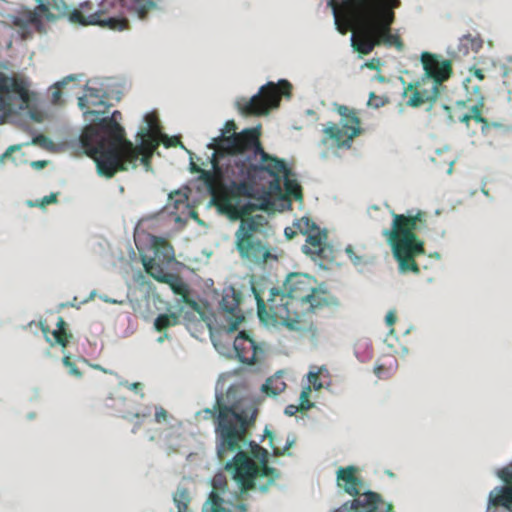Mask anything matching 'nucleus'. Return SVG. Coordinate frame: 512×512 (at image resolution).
Instances as JSON below:
<instances>
[{
	"instance_id": "nucleus-1",
	"label": "nucleus",
	"mask_w": 512,
	"mask_h": 512,
	"mask_svg": "<svg viewBox=\"0 0 512 512\" xmlns=\"http://www.w3.org/2000/svg\"><path fill=\"white\" fill-rule=\"evenodd\" d=\"M212 170H198L213 203L222 214L236 221L242 215L265 210L269 191L258 196L257 185L264 179L261 167L246 165L241 155L218 156L213 152Z\"/></svg>"
},
{
	"instance_id": "nucleus-2",
	"label": "nucleus",
	"mask_w": 512,
	"mask_h": 512,
	"mask_svg": "<svg viewBox=\"0 0 512 512\" xmlns=\"http://www.w3.org/2000/svg\"><path fill=\"white\" fill-rule=\"evenodd\" d=\"M254 293L262 322L295 331H313V316L338 305L337 298L321 288L316 278L304 273L289 274L282 289L269 290L266 301L255 290Z\"/></svg>"
},
{
	"instance_id": "nucleus-3",
	"label": "nucleus",
	"mask_w": 512,
	"mask_h": 512,
	"mask_svg": "<svg viewBox=\"0 0 512 512\" xmlns=\"http://www.w3.org/2000/svg\"><path fill=\"white\" fill-rule=\"evenodd\" d=\"M218 405L216 423L217 454L224 461L229 454L236 452L231 462L225 465L226 471L232 474L242 493L255 489L256 481L266 478L265 483H259L261 491H266L278 477L275 468L268 466V452L258 444H251L254 457L259 459L257 464L246 452L240 450V443L245 440L246 431L254 422V416L248 417L245 412L238 413L233 407Z\"/></svg>"
},
{
	"instance_id": "nucleus-4",
	"label": "nucleus",
	"mask_w": 512,
	"mask_h": 512,
	"mask_svg": "<svg viewBox=\"0 0 512 512\" xmlns=\"http://www.w3.org/2000/svg\"><path fill=\"white\" fill-rule=\"evenodd\" d=\"M260 133L257 129H244L242 132H236L234 121H227L220 136L213 138L209 145L216 155L227 156L241 155L246 165L261 167L262 172L269 173L275 177L286 170L284 160L272 156L265 152L260 142Z\"/></svg>"
},
{
	"instance_id": "nucleus-5",
	"label": "nucleus",
	"mask_w": 512,
	"mask_h": 512,
	"mask_svg": "<svg viewBox=\"0 0 512 512\" xmlns=\"http://www.w3.org/2000/svg\"><path fill=\"white\" fill-rule=\"evenodd\" d=\"M426 220L427 213L421 210L414 215L392 212L391 228L385 229L382 234L391 247L401 272L420 273L415 259L425 254V248L416 231L425 226Z\"/></svg>"
},
{
	"instance_id": "nucleus-6",
	"label": "nucleus",
	"mask_w": 512,
	"mask_h": 512,
	"mask_svg": "<svg viewBox=\"0 0 512 512\" xmlns=\"http://www.w3.org/2000/svg\"><path fill=\"white\" fill-rule=\"evenodd\" d=\"M140 143L133 145L130 140L124 138L116 148L108 152L104 160H100L97 167L99 175L112 178L119 171H127L135 168L140 159L145 165L150 163L154 151L160 145V135L148 132H138Z\"/></svg>"
},
{
	"instance_id": "nucleus-7",
	"label": "nucleus",
	"mask_w": 512,
	"mask_h": 512,
	"mask_svg": "<svg viewBox=\"0 0 512 512\" xmlns=\"http://www.w3.org/2000/svg\"><path fill=\"white\" fill-rule=\"evenodd\" d=\"M235 232V248L240 258L252 264H264L272 257L269 244L270 226L263 215H242Z\"/></svg>"
},
{
	"instance_id": "nucleus-8",
	"label": "nucleus",
	"mask_w": 512,
	"mask_h": 512,
	"mask_svg": "<svg viewBox=\"0 0 512 512\" xmlns=\"http://www.w3.org/2000/svg\"><path fill=\"white\" fill-rule=\"evenodd\" d=\"M119 119L121 112L116 110L110 117L101 118L96 124L87 126L80 137L85 153L95 161L97 167L99 161L104 160L108 152L125 138Z\"/></svg>"
},
{
	"instance_id": "nucleus-9",
	"label": "nucleus",
	"mask_w": 512,
	"mask_h": 512,
	"mask_svg": "<svg viewBox=\"0 0 512 512\" xmlns=\"http://www.w3.org/2000/svg\"><path fill=\"white\" fill-rule=\"evenodd\" d=\"M121 6L118 0H103L97 10L90 1L80 4L69 14V21L82 26L99 25L115 31L128 29L129 21L126 17H118L115 7Z\"/></svg>"
},
{
	"instance_id": "nucleus-10",
	"label": "nucleus",
	"mask_w": 512,
	"mask_h": 512,
	"mask_svg": "<svg viewBox=\"0 0 512 512\" xmlns=\"http://www.w3.org/2000/svg\"><path fill=\"white\" fill-rule=\"evenodd\" d=\"M30 102L28 83L23 78L0 72V124L18 111L27 109Z\"/></svg>"
},
{
	"instance_id": "nucleus-11",
	"label": "nucleus",
	"mask_w": 512,
	"mask_h": 512,
	"mask_svg": "<svg viewBox=\"0 0 512 512\" xmlns=\"http://www.w3.org/2000/svg\"><path fill=\"white\" fill-rule=\"evenodd\" d=\"M294 226L303 235H306V243L302 246V252L313 261L323 265L334 258L333 247L328 244V233L321 229L308 217L298 219Z\"/></svg>"
},
{
	"instance_id": "nucleus-12",
	"label": "nucleus",
	"mask_w": 512,
	"mask_h": 512,
	"mask_svg": "<svg viewBox=\"0 0 512 512\" xmlns=\"http://www.w3.org/2000/svg\"><path fill=\"white\" fill-rule=\"evenodd\" d=\"M36 1L38 5L34 10H25L13 19V24L22 31L24 37L29 27H34L38 32L43 31L42 17L49 21L65 17L69 19L71 11L63 0Z\"/></svg>"
},
{
	"instance_id": "nucleus-13",
	"label": "nucleus",
	"mask_w": 512,
	"mask_h": 512,
	"mask_svg": "<svg viewBox=\"0 0 512 512\" xmlns=\"http://www.w3.org/2000/svg\"><path fill=\"white\" fill-rule=\"evenodd\" d=\"M292 85L287 80L278 83L268 82L262 86L258 94L249 100L239 103L240 110L247 116H259L267 114L271 109L278 107L282 96H291Z\"/></svg>"
},
{
	"instance_id": "nucleus-14",
	"label": "nucleus",
	"mask_w": 512,
	"mask_h": 512,
	"mask_svg": "<svg viewBox=\"0 0 512 512\" xmlns=\"http://www.w3.org/2000/svg\"><path fill=\"white\" fill-rule=\"evenodd\" d=\"M337 113L340 115V124L328 122L325 129L324 142L329 139L334 142L338 148H350L355 137L361 134V122L354 109L345 105L336 107Z\"/></svg>"
},
{
	"instance_id": "nucleus-15",
	"label": "nucleus",
	"mask_w": 512,
	"mask_h": 512,
	"mask_svg": "<svg viewBox=\"0 0 512 512\" xmlns=\"http://www.w3.org/2000/svg\"><path fill=\"white\" fill-rule=\"evenodd\" d=\"M363 12L344 13L349 20L358 26V31L354 32L351 37L352 47L360 54H369L376 46L377 41L375 20L373 12H367L364 3L360 4Z\"/></svg>"
},
{
	"instance_id": "nucleus-16",
	"label": "nucleus",
	"mask_w": 512,
	"mask_h": 512,
	"mask_svg": "<svg viewBox=\"0 0 512 512\" xmlns=\"http://www.w3.org/2000/svg\"><path fill=\"white\" fill-rule=\"evenodd\" d=\"M401 5L400 0H381L378 2V9L373 11L375 20V32L379 45L395 46L402 50L404 44L399 35L391 32V26L395 21L394 9Z\"/></svg>"
},
{
	"instance_id": "nucleus-17",
	"label": "nucleus",
	"mask_w": 512,
	"mask_h": 512,
	"mask_svg": "<svg viewBox=\"0 0 512 512\" xmlns=\"http://www.w3.org/2000/svg\"><path fill=\"white\" fill-rule=\"evenodd\" d=\"M443 84L422 76L419 80L409 83L404 87L403 97L406 105L417 108L425 103H432L439 97Z\"/></svg>"
},
{
	"instance_id": "nucleus-18",
	"label": "nucleus",
	"mask_w": 512,
	"mask_h": 512,
	"mask_svg": "<svg viewBox=\"0 0 512 512\" xmlns=\"http://www.w3.org/2000/svg\"><path fill=\"white\" fill-rule=\"evenodd\" d=\"M421 63L424 70V76L431 78L436 83H444L453 74L452 61L443 59L440 55L430 52L421 54Z\"/></svg>"
},
{
	"instance_id": "nucleus-19",
	"label": "nucleus",
	"mask_w": 512,
	"mask_h": 512,
	"mask_svg": "<svg viewBox=\"0 0 512 512\" xmlns=\"http://www.w3.org/2000/svg\"><path fill=\"white\" fill-rule=\"evenodd\" d=\"M499 477L510 486L490 493L486 512H512V469H502Z\"/></svg>"
},
{
	"instance_id": "nucleus-20",
	"label": "nucleus",
	"mask_w": 512,
	"mask_h": 512,
	"mask_svg": "<svg viewBox=\"0 0 512 512\" xmlns=\"http://www.w3.org/2000/svg\"><path fill=\"white\" fill-rule=\"evenodd\" d=\"M234 350L240 362L245 364H254L260 360L264 351L256 342L245 332L241 331L235 338Z\"/></svg>"
},
{
	"instance_id": "nucleus-21",
	"label": "nucleus",
	"mask_w": 512,
	"mask_h": 512,
	"mask_svg": "<svg viewBox=\"0 0 512 512\" xmlns=\"http://www.w3.org/2000/svg\"><path fill=\"white\" fill-rule=\"evenodd\" d=\"M242 301L241 292L237 291L233 287H229L224 290L222 299L220 301V308L223 312L228 313L232 316L230 323V330H236L240 323L244 320V316L241 314L239 308Z\"/></svg>"
},
{
	"instance_id": "nucleus-22",
	"label": "nucleus",
	"mask_w": 512,
	"mask_h": 512,
	"mask_svg": "<svg viewBox=\"0 0 512 512\" xmlns=\"http://www.w3.org/2000/svg\"><path fill=\"white\" fill-rule=\"evenodd\" d=\"M153 248L154 256L143 262L147 273L150 267L165 269V266L175 259L173 246L165 239L154 237Z\"/></svg>"
},
{
	"instance_id": "nucleus-23",
	"label": "nucleus",
	"mask_w": 512,
	"mask_h": 512,
	"mask_svg": "<svg viewBox=\"0 0 512 512\" xmlns=\"http://www.w3.org/2000/svg\"><path fill=\"white\" fill-rule=\"evenodd\" d=\"M121 4L115 7L118 17H126V13H133L141 20L146 19L147 15L158 8L160 0H118Z\"/></svg>"
},
{
	"instance_id": "nucleus-24",
	"label": "nucleus",
	"mask_w": 512,
	"mask_h": 512,
	"mask_svg": "<svg viewBox=\"0 0 512 512\" xmlns=\"http://www.w3.org/2000/svg\"><path fill=\"white\" fill-rule=\"evenodd\" d=\"M148 274L158 282L167 284L174 294L185 297L189 294V286L177 274L166 272L159 267L148 268Z\"/></svg>"
},
{
	"instance_id": "nucleus-25",
	"label": "nucleus",
	"mask_w": 512,
	"mask_h": 512,
	"mask_svg": "<svg viewBox=\"0 0 512 512\" xmlns=\"http://www.w3.org/2000/svg\"><path fill=\"white\" fill-rule=\"evenodd\" d=\"M78 105L85 115L104 114L108 108L102 99L101 90L95 88H87L86 94L78 98Z\"/></svg>"
},
{
	"instance_id": "nucleus-26",
	"label": "nucleus",
	"mask_w": 512,
	"mask_h": 512,
	"mask_svg": "<svg viewBox=\"0 0 512 512\" xmlns=\"http://www.w3.org/2000/svg\"><path fill=\"white\" fill-rule=\"evenodd\" d=\"M380 501L381 497L379 494L366 492L351 501L350 506H348V503H345L335 512H374Z\"/></svg>"
},
{
	"instance_id": "nucleus-27",
	"label": "nucleus",
	"mask_w": 512,
	"mask_h": 512,
	"mask_svg": "<svg viewBox=\"0 0 512 512\" xmlns=\"http://www.w3.org/2000/svg\"><path fill=\"white\" fill-rule=\"evenodd\" d=\"M272 180L269 182V191L280 193L281 192V180L284 178V188L285 192L289 197L294 198L295 200L302 199V189L299 183L295 179H290V169L286 166L285 172L281 173L279 176L275 177L267 173Z\"/></svg>"
},
{
	"instance_id": "nucleus-28",
	"label": "nucleus",
	"mask_w": 512,
	"mask_h": 512,
	"mask_svg": "<svg viewBox=\"0 0 512 512\" xmlns=\"http://www.w3.org/2000/svg\"><path fill=\"white\" fill-rule=\"evenodd\" d=\"M357 469L353 466L340 468L337 472L338 481L345 483L344 490L351 496L359 495L362 486L361 480L356 476Z\"/></svg>"
},
{
	"instance_id": "nucleus-29",
	"label": "nucleus",
	"mask_w": 512,
	"mask_h": 512,
	"mask_svg": "<svg viewBox=\"0 0 512 512\" xmlns=\"http://www.w3.org/2000/svg\"><path fill=\"white\" fill-rule=\"evenodd\" d=\"M485 79L484 70L475 66L469 69V76L464 81V88L467 95H477L478 97L482 94L483 85L482 82Z\"/></svg>"
},
{
	"instance_id": "nucleus-30",
	"label": "nucleus",
	"mask_w": 512,
	"mask_h": 512,
	"mask_svg": "<svg viewBox=\"0 0 512 512\" xmlns=\"http://www.w3.org/2000/svg\"><path fill=\"white\" fill-rule=\"evenodd\" d=\"M467 103L475 102L474 105L469 107L468 117L470 120H475L477 123H483L485 125L488 124V121L486 118L482 116V111L484 107V97L483 94H480L478 97L477 95H468V98L466 100Z\"/></svg>"
},
{
	"instance_id": "nucleus-31",
	"label": "nucleus",
	"mask_w": 512,
	"mask_h": 512,
	"mask_svg": "<svg viewBox=\"0 0 512 512\" xmlns=\"http://www.w3.org/2000/svg\"><path fill=\"white\" fill-rule=\"evenodd\" d=\"M482 46L483 40L479 34H466L460 38L458 50L460 53L467 55L470 51L478 52Z\"/></svg>"
},
{
	"instance_id": "nucleus-32",
	"label": "nucleus",
	"mask_w": 512,
	"mask_h": 512,
	"mask_svg": "<svg viewBox=\"0 0 512 512\" xmlns=\"http://www.w3.org/2000/svg\"><path fill=\"white\" fill-rule=\"evenodd\" d=\"M378 2L381 0H346L342 3L343 13L363 12L362 3L365 5L367 12H373L378 9Z\"/></svg>"
},
{
	"instance_id": "nucleus-33",
	"label": "nucleus",
	"mask_w": 512,
	"mask_h": 512,
	"mask_svg": "<svg viewBox=\"0 0 512 512\" xmlns=\"http://www.w3.org/2000/svg\"><path fill=\"white\" fill-rule=\"evenodd\" d=\"M466 101H457L455 106H444V109L448 112V118L450 122L456 123L461 122L469 125L468 112L464 111L467 107Z\"/></svg>"
},
{
	"instance_id": "nucleus-34",
	"label": "nucleus",
	"mask_w": 512,
	"mask_h": 512,
	"mask_svg": "<svg viewBox=\"0 0 512 512\" xmlns=\"http://www.w3.org/2000/svg\"><path fill=\"white\" fill-rule=\"evenodd\" d=\"M180 323V316L176 313L160 314L154 321V328L157 332H165L168 328Z\"/></svg>"
},
{
	"instance_id": "nucleus-35",
	"label": "nucleus",
	"mask_w": 512,
	"mask_h": 512,
	"mask_svg": "<svg viewBox=\"0 0 512 512\" xmlns=\"http://www.w3.org/2000/svg\"><path fill=\"white\" fill-rule=\"evenodd\" d=\"M57 329L52 332L55 341L57 344L61 345L62 347H66L72 338V334L67 331V324L65 320L62 317H58L57 320Z\"/></svg>"
},
{
	"instance_id": "nucleus-36",
	"label": "nucleus",
	"mask_w": 512,
	"mask_h": 512,
	"mask_svg": "<svg viewBox=\"0 0 512 512\" xmlns=\"http://www.w3.org/2000/svg\"><path fill=\"white\" fill-rule=\"evenodd\" d=\"M286 388V383L281 377H271L266 380L262 386V391L267 395L276 396L283 392Z\"/></svg>"
},
{
	"instance_id": "nucleus-37",
	"label": "nucleus",
	"mask_w": 512,
	"mask_h": 512,
	"mask_svg": "<svg viewBox=\"0 0 512 512\" xmlns=\"http://www.w3.org/2000/svg\"><path fill=\"white\" fill-rule=\"evenodd\" d=\"M223 499L214 491L209 495L207 503L203 507V512H231L222 506Z\"/></svg>"
},
{
	"instance_id": "nucleus-38",
	"label": "nucleus",
	"mask_w": 512,
	"mask_h": 512,
	"mask_svg": "<svg viewBox=\"0 0 512 512\" xmlns=\"http://www.w3.org/2000/svg\"><path fill=\"white\" fill-rule=\"evenodd\" d=\"M173 500L177 506L178 512H187L190 496L186 488H178L174 494Z\"/></svg>"
},
{
	"instance_id": "nucleus-39",
	"label": "nucleus",
	"mask_w": 512,
	"mask_h": 512,
	"mask_svg": "<svg viewBox=\"0 0 512 512\" xmlns=\"http://www.w3.org/2000/svg\"><path fill=\"white\" fill-rule=\"evenodd\" d=\"M146 127L140 129L139 132H148L161 135V126L159 124L158 116L155 112H151L145 115Z\"/></svg>"
},
{
	"instance_id": "nucleus-40",
	"label": "nucleus",
	"mask_w": 512,
	"mask_h": 512,
	"mask_svg": "<svg viewBox=\"0 0 512 512\" xmlns=\"http://www.w3.org/2000/svg\"><path fill=\"white\" fill-rule=\"evenodd\" d=\"M329 372L325 367L318 368L317 371H310L308 373V381L311 388L313 387L315 390H320L324 384L321 382V376H328Z\"/></svg>"
},
{
	"instance_id": "nucleus-41",
	"label": "nucleus",
	"mask_w": 512,
	"mask_h": 512,
	"mask_svg": "<svg viewBox=\"0 0 512 512\" xmlns=\"http://www.w3.org/2000/svg\"><path fill=\"white\" fill-rule=\"evenodd\" d=\"M265 435L266 437L269 438L270 440V446L271 448L273 449V454L275 456H282L284 454L287 453V451L294 445L295 443V438L294 437H288L287 440H286V444L285 446L281 449L279 447H276L273 445V439H274V436H273V433L269 430H265Z\"/></svg>"
},
{
	"instance_id": "nucleus-42",
	"label": "nucleus",
	"mask_w": 512,
	"mask_h": 512,
	"mask_svg": "<svg viewBox=\"0 0 512 512\" xmlns=\"http://www.w3.org/2000/svg\"><path fill=\"white\" fill-rule=\"evenodd\" d=\"M311 394V386H306L302 389L300 394V408L301 410H307L312 407V403L309 400Z\"/></svg>"
},
{
	"instance_id": "nucleus-43",
	"label": "nucleus",
	"mask_w": 512,
	"mask_h": 512,
	"mask_svg": "<svg viewBox=\"0 0 512 512\" xmlns=\"http://www.w3.org/2000/svg\"><path fill=\"white\" fill-rule=\"evenodd\" d=\"M65 84H66V79H64L61 82H58L54 86V90L52 91V96H51V101H52L53 104L57 105V104L61 103V96H62L61 88Z\"/></svg>"
},
{
	"instance_id": "nucleus-44",
	"label": "nucleus",
	"mask_w": 512,
	"mask_h": 512,
	"mask_svg": "<svg viewBox=\"0 0 512 512\" xmlns=\"http://www.w3.org/2000/svg\"><path fill=\"white\" fill-rule=\"evenodd\" d=\"M63 364L65 365V367L68 368L69 373L71 375L78 377V378L82 376L81 371L78 369L76 364L73 361H71V358L69 356H65L63 358Z\"/></svg>"
},
{
	"instance_id": "nucleus-45",
	"label": "nucleus",
	"mask_w": 512,
	"mask_h": 512,
	"mask_svg": "<svg viewBox=\"0 0 512 512\" xmlns=\"http://www.w3.org/2000/svg\"><path fill=\"white\" fill-rule=\"evenodd\" d=\"M388 100L386 98L375 95L374 92H371L369 95L368 105L374 108H380L384 106Z\"/></svg>"
},
{
	"instance_id": "nucleus-46",
	"label": "nucleus",
	"mask_w": 512,
	"mask_h": 512,
	"mask_svg": "<svg viewBox=\"0 0 512 512\" xmlns=\"http://www.w3.org/2000/svg\"><path fill=\"white\" fill-rule=\"evenodd\" d=\"M182 302L185 303L186 305H188L193 311H195L199 314L202 313V308L199 305V303L197 301H195L194 299H192L189 296V294H186L185 297H182Z\"/></svg>"
},
{
	"instance_id": "nucleus-47",
	"label": "nucleus",
	"mask_w": 512,
	"mask_h": 512,
	"mask_svg": "<svg viewBox=\"0 0 512 512\" xmlns=\"http://www.w3.org/2000/svg\"><path fill=\"white\" fill-rule=\"evenodd\" d=\"M168 413L163 407H157L155 410V421L157 423H163L167 420Z\"/></svg>"
},
{
	"instance_id": "nucleus-48",
	"label": "nucleus",
	"mask_w": 512,
	"mask_h": 512,
	"mask_svg": "<svg viewBox=\"0 0 512 512\" xmlns=\"http://www.w3.org/2000/svg\"><path fill=\"white\" fill-rule=\"evenodd\" d=\"M160 139L166 147L177 146L180 143L179 138H169L167 135L161 133Z\"/></svg>"
},
{
	"instance_id": "nucleus-49",
	"label": "nucleus",
	"mask_w": 512,
	"mask_h": 512,
	"mask_svg": "<svg viewBox=\"0 0 512 512\" xmlns=\"http://www.w3.org/2000/svg\"><path fill=\"white\" fill-rule=\"evenodd\" d=\"M57 202V194L51 193L50 195H47L41 199L40 206L45 207L49 204H53Z\"/></svg>"
},
{
	"instance_id": "nucleus-50",
	"label": "nucleus",
	"mask_w": 512,
	"mask_h": 512,
	"mask_svg": "<svg viewBox=\"0 0 512 512\" xmlns=\"http://www.w3.org/2000/svg\"><path fill=\"white\" fill-rule=\"evenodd\" d=\"M397 320L396 314L394 311H389L386 315L385 321L388 326H393Z\"/></svg>"
},
{
	"instance_id": "nucleus-51",
	"label": "nucleus",
	"mask_w": 512,
	"mask_h": 512,
	"mask_svg": "<svg viewBox=\"0 0 512 512\" xmlns=\"http://www.w3.org/2000/svg\"><path fill=\"white\" fill-rule=\"evenodd\" d=\"M347 255L349 256V258L355 263L357 264L358 263V260H359V257H357L354 253V250H353V247L352 246H347L346 249H345Z\"/></svg>"
},
{
	"instance_id": "nucleus-52",
	"label": "nucleus",
	"mask_w": 512,
	"mask_h": 512,
	"mask_svg": "<svg viewBox=\"0 0 512 512\" xmlns=\"http://www.w3.org/2000/svg\"><path fill=\"white\" fill-rule=\"evenodd\" d=\"M374 373L378 378H384L387 374V371L383 365H378L374 368Z\"/></svg>"
},
{
	"instance_id": "nucleus-53",
	"label": "nucleus",
	"mask_w": 512,
	"mask_h": 512,
	"mask_svg": "<svg viewBox=\"0 0 512 512\" xmlns=\"http://www.w3.org/2000/svg\"><path fill=\"white\" fill-rule=\"evenodd\" d=\"M301 408H300V405L299 406H296V405H288L285 409V413L289 416H293L295 415L298 411H300Z\"/></svg>"
},
{
	"instance_id": "nucleus-54",
	"label": "nucleus",
	"mask_w": 512,
	"mask_h": 512,
	"mask_svg": "<svg viewBox=\"0 0 512 512\" xmlns=\"http://www.w3.org/2000/svg\"><path fill=\"white\" fill-rule=\"evenodd\" d=\"M297 234V231L294 230L292 227H286L284 230V235L288 240L293 239Z\"/></svg>"
},
{
	"instance_id": "nucleus-55",
	"label": "nucleus",
	"mask_w": 512,
	"mask_h": 512,
	"mask_svg": "<svg viewBox=\"0 0 512 512\" xmlns=\"http://www.w3.org/2000/svg\"><path fill=\"white\" fill-rule=\"evenodd\" d=\"M366 67H368L369 69H372V70H375V69H378V66H379V60L378 59H373L369 62H367L366 64Z\"/></svg>"
},
{
	"instance_id": "nucleus-56",
	"label": "nucleus",
	"mask_w": 512,
	"mask_h": 512,
	"mask_svg": "<svg viewBox=\"0 0 512 512\" xmlns=\"http://www.w3.org/2000/svg\"><path fill=\"white\" fill-rule=\"evenodd\" d=\"M127 387L132 391L138 392L139 390L142 389V384L139 382H134V383L128 384Z\"/></svg>"
},
{
	"instance_id": "nucleus-57",
	"label": "nucleus",
	"mask_w": 512,
	"mask_h": 512,
	"mask_svg": "<svg viewBox=\"0 0 512 512\" xmlns=\"http://www.w3.org/2000/svg\"><path fill=\"white\" fill-rule=\"evenodd\" d=\"M46 140H47V138L44 135H38V136L33 138L32 143L33 144H42Z\"/></svg>"
},
{
	"instance_id": "nucleus-58",
	"label": "nucleus",
	"mask_w": 512,
	"mask_h": 512,
	"mask_svg": "<svg viewBox=\"0 0 512 512\" xmlns=\"http://www.w3.org/2000/svg\"><path fill=\"white\" fill-rule=\"evenodd\" d=\"M32 166L35 168H43L46 166V161H34L32 162Z\"/></svg>"
},
{
	"instance_id": "nucleus-59",
	"label": "nucleus",
	"mask_w": 512,
	"mask_h": 512,
	"mask_svg": "<svg viewBox=\"0 0 512 512\" xmlns=\"http://www.w3.org/2000/svg\"><path fill=\"white\" fill-rule=\"evenodd\" d=\"M168 338H169V335L165 331V332H163V334L161 336L158 337L157 341H158V343H163Z\"/></svg>"
},
{
	"instance_id": "nucleus-60",
	"label": "nucleus",
	"mask_w": 512,
	"mask_h": 512,
	"mask_svg": "<svg viewBox=\"0 0 512 512\" xmlns=\"http://www.w3.org/2000/svg\"><path fill=\"white\" fill-rule=\"evenodd\" d=\"M19 147H16V146H11L7 149V151L5 152L4 156H7L10 152L12 151H15L16 149H18Z\"/></svg>"
},
{
	"instance_id": "nucleus-61",
	"label": "nucleus",
	"mask_w": 512,
	"mask_h": 512,
	"mask_svg": "<svg viewBox=\"0 0 512 512\" xmlns=\"http://www.w3.org/2000/svg\"><path fill=\"white\" fill-rule=\"evenodd\" d=\"M31 118H32V119H34V120H36V121H41V118L38 116V114H37V113H33V112H32V113H31Z\"/></svg>"
},
{
	"instance_id": "nucleus-62",
	"label": "nucleus",
	"mask_w": 512,
	"mask_h": 512,
	"mask_svg": "<svg viewBox=\"0 0 512 512\" xmlns=\"http://www.w3.org/2000/svg\"><path fill=\"white\" fill-rule=\"evenodd\" d=\"M42 331H43V333H44L45 335H47V333L49 332V329H48V328H46V327H44V326H42Z\"/></svg>"
},
{
	"instance_id": "nucleus-63",
	"label": "nucleus",
	"mask_w": 512,
	"mask_h": 512,
	"mask_svg": "<svg viewBox=\"0 0 512 512\" xmlns=\"http://www.w3.org/2000/svg\"><path fill=\"white\" fill-rule=\"evenodd\" d=\"M205 412L210 413V414H212V415H214V414H215L213 411H211V410H209V409H206V410H205Z\"/></svg>"
},
{
	"instance_id": "nucleus-64",
	"label": "nucleus",
	"mask_w": 512,
	"mask_h": 512,
	"mask_svg": "<svg viewBox=\"0 0 512 512\" xmlns=\"http://www.w3.org/2000/svg\"><path fill=\"white\" fill-rule=\"evenodd\" d=\"M334 14L339 15V11L336 8H334Z\"/></svg>"
}]
</instances>
